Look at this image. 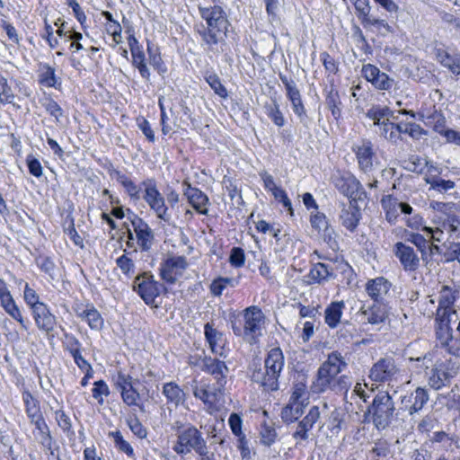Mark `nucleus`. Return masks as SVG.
<instances>
[{
    "mask_svg": "<svg viewBox=\"0 0 460 460\" xmlns=\"http://www.w3.org/2000/svg\"><path fill=\"white\" fill-rule=\"evenodd\" d=\"M335 187L341 193L348 198L362 199V196L366 197V191L357 178L350 173H338L333 176Z\"/></svg>",
    "mask_w": 460,
    "mask_h": 460,
    "instance_id": "nucleus-11",
    "label": "nucleus"
},
{
    "mask_svg": "<svg viewBox=\"0 0 460 460\" xmlns=\"http://www.w3.org/2000/svg\"><path fill=\"white\" fill-rule=\"evenodd\" d=\"M200 368L209 374L215 381L226 382L228 367L226 363L211 357H204L200 360Z\"/></svg>",
    "mask_w": 460,
    "mask_h": 460,
    "instance_id": "nucleus-23",
    "label": "nucleus"
},
{
    "mask_svg": "<svg viewBox=\"0 0 460 460\" xmlns=\"http://www.w3.org/2000/svg\"><path fill=\"white\" fill-rule=\"evenodd\" d=\"M351 385V381L349 376L345 375L339 376L330 385L328 390L334 391L336 393L344 392L348 393V390Z\"/></svg>",
    "mask_w": 460,
    "mask_h": 460,
    "instance_id": "nucleus-62",
    "label": "nucleus"
},
{
    "mask_svg": "<svg viewBox=\"0 0 460 460\" xmlns=\"http://www.w3.org/2000/svg\"><path fill=\"white\" fill-rule=\"evenodd\" d=\"M127 424L132 433L139 438H146L147 436V430L140 422L136 415L129 416L127 419Z\"/></svg>",
    "mask_w": 460,
    "mask_h": 460,
    "instance_id": "nucleus-53",
    "label": "nucleus"
},
{
    "mask_svg": "<svg viewBox=\"0 0 460 460\" xmlns=\"http://www.w3.org/2000/svg\"><path fill=\"white\" fill-rule=\"evenodd\" d=\"M30 422L35 426L37 433L34 434L39 443L46 449H50V446L53 444V438L44 417H39Z\"/></svg>",
    "mask_w": 460,
    "mask_h": 460,
    "instance_id": "nucleus-30",
    "label": "nucleus"
},
{
    "mask_svg": "<svg viewBox=\"0 0 460 460\" xmlns=\"http://www.w3.org/2000/svg\"><path fill=\"white\" fill-rule=\"evenodd\" d=\"M13 100L14 94L7 83V79L0 74V102L12 103Z\"/></svg>",
    "mask_w": 460,
    "mask_h": 460,
    "instance_id": "nucleus-52",
    "label": "nucleus"
},
{
    "mask_svg": "<svg viewBox=\"0 0 460 460\" xmlns=\"http://www.w3.org/2000/svg\"><path fill=\"white\" fill-rule=\"evenodd\" d=\"M360 219L361 212L356 201H349L348 205H341L339 220L343 227L353 233L357 229Z\"/></svg>",
    "mask_w": 460,
    "mask_h": 460,
    "instance_id": "nucleus-19",
    "label": "nucleus"
},
{
    "mask_svg": "<svg viewBox=\"0 0 460 460\" xmlns=\"http://www.w3.org/2000/svg\"><path fill=\"white\" fill-rule=\"evenodd\" d=\"M76 315L85 321L93 330L99 331L103 326V319L93 306L76 310Z\"/></svg>",
    "mask_w": 460,
    "mask_h": 460,
    "instance_id": "nucleus-33",
    "label": "nucleus"
},
{
    "mask_svg": "<svg viewBox=\"0 0 460 460\" xmlns=\"http://www.w3.org/2000/svg\"><path fill=\"white\" fill-rule=\"evenodd\" d=\"M358 314L363 324L378 325L384 323L389 316V306L386 303H373L363 305Z\"/></svg>",
    "mask_w": 460,
    "mask_h": 460,
    "instance_id": "nucleus-12",
    "label": "nucleus"
},
{
    "mask_svg": "<svg viewBox=\"0 0 460 460\" xmlns=\"http://www.w3.org/2000/svg\"><path fill=\"white\" fill-rule=\"evenodd\" d=\"M279 79L285 86L286 94L289 101L292 100V98H298L301 96L300 91L294 80L282 74H279Z\"/></svg>",
    "mask_w": 460,
    "mask_h": 460,
    "instance_id": "nucleus-54",
    "label": "nucleus"
},
{
    "mask_svg": "<svg viewBox=\"0 0 460 460\" xmlns=\"http://www.w3.org/2000/svg\"><path fill=\"white\" fill-rule=\"evenodd\" d=\"M310 223L312 227L318 233H321V231L330 226L326 216L323 213L318 211L311 214Z\"/></svg>",
    "mask_w": 460,
    "mask_h": 460,
    "instance_id": "nucleus-60",
    "label": "nucleus"
},
{
    "mask_svg": "<svg viewBox=\"0 0 460 460\" xmlns=\"http://www.w3.org/2000/svg\"><path fill=\"white\" fill-rule=\"evenodd\" d=\"M266 368V385L268 391H276L279 389V378L284 367V355L279 348L271 349L265 360Z\"/></svg>",
    "mask_w": 460,
    "mask_h": 460,
    "instance_id": "nucleus-8",
    "label": "nucleus"
},
{
    "mask_svg": "<svg viewBox=\"0 0 460 460\" xmlns=\"http://www.w3.org/2000/svg\"><path fill=\"white\" fill-rule=\"evenodd\" d=\"M39 83L46 87L58 88V85H60V82L56 76L55 68L46 63L40 65Z\"/></svg>",
    "mask_w": 460,
    "mask_h": 460,
    "instance_id": "nucleus-39",
    "label": "nucleus"
},
{
    "mask_svg": "<svg viewBox=\"0 0 460 460\" xmlns=\"http://www.w3.org/2000/svg\"><path fill=\"white\" fill-rule=\"evenodd\" d=\"M36 264L42 271L48 274L51 279H54L56 265L49 257L39 256L36 259Z\"/></svg>",
    "mask_w": 460,
    "mask_h": 460,
    "instance_id": "nucleus-61",
    "label": "nucleus"
},
{
    "mask_svg": "<svg viewBox=\"0 0 460 460\" xmlns=\"http://www.w3.org/2000/svg\"><path fill=\"white\" fill-rule=\"evenodd\" d=\"M345 308L344 301L332 302L324 310V322L332 329L341 323V318Z\"/></svg>",
    "mask_w": 460,
    "mask_h": 460,
    "instance_id": "nucleus-31",
    "label": "nucleus"
},
{
    "mask_svg": "<svg viewBox=\"0 0 460 460\" xmlns=\"http://www.w3.org/2000/svg\"><path fill=\"white\" fill-rule=\"evenodd\" d=\"M36 326L47 335L54 336L53 332L57 326V318L51 314L47 305H39L31 310Z\"/></svg>",
    "mask_w": 460,
    "mask_h": 460,
    "instance_id": "nucleus-17",
    "label": "nucleus"
},
{
    "mask_svg": "<svg viewBox=\"0 0 460 460\" xmlns=\"http://www.w3.org/2000/svg\"><path fill=\"white\" fill-rule=\"evenodd\" d=\"M402 376V370L391 357L378 359L369 371V378L372 381L388 385L399 382Z\"/></svg>",
    "mask_w": 460,
    "mask_h": 460,
    "instance_id": "nucleus-7",
    "label": "nucleus"
},
{
    "mask_svg": "<svg viewBox=\"0 0 460 460\" xmlns=\"http://www.w3.org/2000/svg\"><path fill=\"white\" fill-rule=\"evenodd\" d=\"M449 377L450 375L444 369L435 367L431 370V374L429 378V384L435 390H438L446 385V383L448 382Z\"/></svg>",
    "mask_w": 460,
    "mask_h": 460,
    "instance_id": "nucleus-44",
    "label": "nucleus"
},
{
    "mask_svg": "<svg viewBox=\"0 0 460 460\" xmlns=\"http://www.w3.org/2000/svg\"><path fill=\"white\" fill-rule=\"evenodd\" d=\"M320 418V410L318 406H313L306 416L299 421L307 430H311L314 423Z\"/></svg>",
    "mask_w": 460,
    "mask_h": 460,
    "instance_id": "nucleus-64",
    "label": "nucleus"
},
{
    "mask_svg": "<svg viewBox=\"0 0 460 460\" xmlns=\"http://www.w3.org/2000/svg\"><path fill=\"white\" fill-rule=\"evenodd\" d=\"M437 323L436 326V337L439 341L441 346L447 348L449 352V346L452 341L455 339L452 336V330L449 326V320L447 317H439L438 320L435 319Z\"/></svg>",
    "mask_w": 460,
    "mask_h": 460,
    "instance_id": "nucleus-32",
    "label": "nucleus"
},
{
    "mask_svg": "<svg viewBox=\"0 0 460 460\" xmlns=\"http://www.w3.org/2000/svg\"><path fill=\"white\" fill-rule=\"evenodd\" d=\"M325 104L330 110L333 118L338 120L341 116V101L336 89L332 87L325 98Z\"/></svg>",
    "mask_w": 460,
    "mask_h": 460,
    "instance_id": "nucleus-41",
    "label": "nucleus"
},
{
    "mask_svg": "<svg viewBox=\"0 0 460 460\" xmlns=\"http://www.w3.org/2000/svg\"><path fill=\"white\" fill-rule=\"evenodd\" d=\"M391 283L384 277L370 279L366 284V292L373 303H385V299L389 293Z\"/></svg>",
    "mask_w": 460,
    "mask_h": 460,
    "instance_id": "nucleus-22",
    "label": "nucleus"
},
{
    "mask_svg": "<svg viewBox=\"0 0 460 460\" xmlns=\"http://www.w3.org/2000/svg\"><path fill=\"white\" fill-rule=\"evenodd\" d=\"M305 406L306 403L289 401L281 411L282 420L288 424L296 421L304 413Z\"/></svg>",
    "mask_w": 460,
    "mask_h": 460,
    "instance_id": "nucleus-35",
    "label": "nucleus"
},
{
    "mask_svg": "<svg viewBox=\"0 0 460 460\" xmlns=\"http://www.w3.org/2000/svg\"><path fill=\"white\" fill-rule=\"evenodd\" d=\"M362 75L367 81L370 82L376 89L388 91L394 84V80L385 72L371 64L364 65L362 67Z\"/></svg>",
    "mask_w": 460,
    "mask_h": 460,
    "instance_id": "nucleus-15",
    "label": "nucleus"
},
{
    "mask_svg": "<svg viewBox=\"0 0 460 460\" xmlns=\"http://www.w3.org/2000/svg\"><path fill=\"white\" fill-rule=\"evenodd\" d=\"M22 401L25 406V412L30 421L43 416L40 402L35 398L29 390L22 391Z\"/></svg>",
    "mask_w": 460,
    "mask_h": 460,
    "instance_id": "nucleus-34",
    "label": "nucleus"
},
{
    "mask_svg": "<svg viewBox=\"0 0 460 460\" xmlns=\"http://www.w3.org/2000/svg\"><path fill=\"white\" fill-rule=\"evenodd\" d=\"M55 418L58 422V427L66 434H74L72 430V422L71 419L66 415V413L62 410H58L55 411Z\"/></svg>",
    "mask_w": 460,
    "mask_h": 460,
    "instance_id": "nucleus-58",
    "label": "nucleus"
},
{
    "mask_svg": "<svg viewBox=\"0 0 460 460\" xmlns=\"http://www.w3.org/2000/svg\"><path fill=\"white\" fill-rule=\"evenodd\" d=\"M429 208L438 214L435 222L441 226L452 238L460 236V215L456 213V205L453 202L431 201Z\"/></svg>",
    "mask_w": 460,
    "mask_h": 460,
    "instance_id": "nucleus-5",
    "label": "nucleus"
},
{
    "mask_svg": "<svg viewBox=\"0 0 460 460\" xmlns=\"http://www.w3.org/2000/svg\"><path fill=\"white\" fill-rule=\"evenodd\" d=\"M228 285L234 286L232 279L219 277L211 283L210 292L213 296H219Z\"/></svg>",
    "mask_w": 460,
    "mask_h": 460,
    "instance_id": "nucleus-59",
    "label": "nucleus"
},
{
    "mask_svg": "<svg viewBox=\"0 0 460 460\" xmlns=\"http://www.w3.org/2000/svg\"><path fill=\"white\" fill-rule=\"evenodd\" d=\"M204 333L212 352L221 355L222 353L219 350L223 349L221 345L223 340L222 333L214 328V324L211 323H207L205 324Z\"/></svg>",
    "mask_w": 460,
    "mask_h": 460,
    "instance_id": "nucleus-36",
    "label": "nucleus"
},
{
    "mask_svg": "<svg viewBox=\"0 0 460 460\" xmlns=\"http://www.w3.org/2000/svg\"><path fill=\"white\" fill-rule=\"evenodd\" d=\"M394 411L395 406L392 396L387 392H382L374 397L365 412V418L372 422L378 431H382L391 425Z\"/></svg>",
    "mask_w": 460,
    "mask_h": 460,
    "instance_id": "nucleus-2",
    "label": "nucleus"
},
{
    "mask_svg": "<svg viewBox=\"0 0 460 460\" xmlns=\"http://www.w3.org/2000/svg\"><path fill=\"white\" fill-rule=\"evenodd\" d=\"M186 259L182 256L171 257L161 263L159 271L163 280L174 284L187 268Z\"/></svg>",
    "mask_w": 460,
    "mask_h": 460,
    "instance_id": "nucleus-13",
    "label": "nucleus"
},
{
    "mask_svg": "<svg viewBox=\"0 0 460 460\" xmlns=\"http://www.w3.org/2000/svg\"><path fill=\"white\" fill-rule=\"evenodd\" d=\"M202 382L206 390L209 392L208 395L210 397L212 403L214 404L218 400V397L223 394L226 383L219 381L210 383V381L207 380H202Z\"/></svg>",
    "mask_w": 460,
    "mask_h": 460,
    "instance_id": "nucleus-50",
    "label": "nucleus"
},
{
    "mask_svg": "<svg viewBox=\"0 0 460 460\" xmlns=\"http://www.w3.org/2000/svg\"><path fill=\"white\" fill-rule=\"evenodd\" d=\"M134 290L141 296L145 303L151 305L155 298L164 289L163 284L155 281L149 272H144L134 280Z\"/></svg>",
    "mask_w": 460,
    "mask_h": 460,
    "instance_id": "nucleus-10",
    "label": "nucleus"
},
{
    "mask_svg": "<svg viewBox=\"0 0 460 460\" xmlns=\"http://www.w3.org/2000/svg\"><path fill=\"white\" fill-rule=\"evenodd\" d=\"M305 278L308 279L309 285H324L330 279L334 278L333 269L325 263L317 262L313 265Z\"/></svg>",
    "mask_w": 460,
    "mask_h": 460,
    "instance_id": "nucleus-25",
    "label": "nucleus"
},
{
    "mask_svg": "<svg viewBox=\"0 0 460 460\" xmlns=\"http://www.w3.org/2000/svg\"><path fill=\"white\" fill-rule=\"evenodd\" d=\"M412 399L413 405L411 406V411L417 413L424 407V405L429 400L428 390L423 387L416 388L415 391L412 392Z\"/></svg>",
    "mask_w": 460,
    "mask_h": 460,
    "instance_id": "nucleus-48",
    "label": "nucleus"
},
{
    "mask_svg": "<svg viewBox=\"0 0 460 460\" xmlns=\"http://www.w3.org/2000/svg\"><path fill=\"white\" fill-rule=\"evenodd\" d=\"M205 80L209 84L214 93L217 94L219 97L223 99H226L228 97L227 90L223 85L219 76L217 74H207L205 75Z\"/></svg>",
    "mask_w": 460,
    "mask_h": 460,
    "instance_id": "nucleus-47",
    "label": "nucleus"
},
{
    "mask_svg": "<svg viewBox=\"0 0 460 460\" xmlns=\"http://www.w3.org/2000/svg\"><path fill=\"white\" fill-rule=\"evenodd\" d=\"M261 442L267 447H270L277 438V432L273 426L263 424L260 431Z\"/></svg>",
    "mask_w": 460,
    "mask_h": 460,
    "instance_id": "nucleus-55",
    "label": "nucleus"
},
{
    "mask_svg": "<svg viewBox=\"0 0 460 460\" xmlns=\"http://www.w3.org/2000/svg\"><path fill=\"white\" fill-rule=\"evenodd\" d=\"M355 152L359 168L364 172L370 171L375 157L372 143L368 140H363L361 145L357 146Z\"/></svg>",
    "mask_w": 460,
    "mask_h": 460,
    "instance_id": "nucleus-26",
    "label": "nucleus"
},
{
    "mask_svg": "<svg viewBox=\"0 0 460 460\" xmlns=\"http://www.w3.org/2000/svg\"><path fill=\"white\" fill-rule=\"evenodd\" d=\"M138 380H134L129 375L119 373L116 386L120 392L124 403L128 406H138L137 401L140 399L139 393L136 388Z\"/></svg>",
    "mask_w": 460,
    "mask_h": 460,
    "instance_id": "nucleus-14",
    "label": "nucleus"
},
{
    "mask_svg": "<svg viewBox=\"0 0 460 460\" xmlns=\"http://www.w3.org/2000/svg\"><path fill=\"white\" fill-rule=\"evenodd\" d=\"M376 133L385 140L393 143H398V128L395 126V123L390 121H382V125L378 127V131Z\"/></svg>",
    "mask_w": 460,
    "mask_h": 460,
    "instance_id": "nucleus-42",
    "label": "nucleus"
},
{
    "mask_svg": "<svg viewBox=\"0 0 460 460\" xmlns=\"http://www.w3.org/2000/svg\"><path fill=\"white\" fill-rule=\"evenodd\" d=\"M163 394L165 396L167 403L175 407L183 404L186 400V394L174 382H168L164 385Z\"/></svg>",
    "mask_w": 460,
    "mask_h": 460,
    "instance_id": "nucleus-29",
    "label": "nucleus"
},
{
    "mask_svg": "<svg viewBox=\"0 0 460 460\" xmlns=\"http://www.w3.org/2000/svg\"><path fill=\"white\" fill-rule=\"evenodd\" d=\"M1 305L4 309V311L15 321H17L21 327L27 331L28 325L27 322L24 320L20 308L15 304L11 293L5 294L0 296Z\"/></svg>",
    "mask_w": 460,
    "mask_h": 460,
    "instance_id": "nucleus-28",
    "label": "nucleus"
},
{
    "mask_svg": "<svg viewBox=\"0 0 460 460\" xmlns=\"http://www.w3.org/2000/svg\"><path fill=\"white\" fill-rule=\"evenodd\" d=\"M207 442L202 437L201 432L194 426H189L177 434V442L172 449L178 455H187L192 450L197 454L202 453L207 447Z\"/></svg>",
    "mask_w": 460,
    "mask_h": 460,
    "instance_id": "nucleus-6",
    "label": "nucleus"
},
{
    "mask_svg": "<svg viewBox=\"0 0 460 460\" xmlns=\"http://www.w3.org/2000/svg\"><path fill=\"white\" fill-rule=\"evenodd\" d=\"M251 378L253 382L260 384L261 386L264 387L265 390H267V385L266 382V368H261L260 363L252 362L251 366Z\"/></svg>",
    "mask_w": 460,
    "mask_h": 460,
    "instance_id": "nucleus-56",
    "label": "nucleus"
},
{
    "mask_svg": "<svg viewBox=\"0 0 460 460\" xmlns=\"http://www.w3.org/2000/svg\"><path fill=\"white\" fill-rule=\"evenodd\" d=\"M131 224L136 233L137 243L143 251H148L154 241V233L151 227L141 217L135 216Z\"/></svg>",
    "mask_w": 460,
    "mask_h": 460,
    "instance_id": "nucleus-24",
    "label": "nucleus"
},
{
    "mask_svg": "<svg viewBox=\"0 0 460 460\" xmlns=\"http://www.w3.org/2000/svg\"><path fill=\"white\" fill-rule=\"evenodd\" d=\"M425 181L430 185V189L440 193L452 190L456 186L455 181L451 180H444L438 176L427 177L425 178Z\"/></svg>",
    "mask_w": 460,
    "mask_h": 460,
    "instance_id": "nucleus-46",
    "label": "nucleus"
},
{
    "mask_svg": "<svg viewBox=\"0 0 460 460\" xmlns=\"http://www.w3.org/2000/svg\"><path fill=\"white\" fill-rule=\"evenodd\" d=\"M366 116L373 120L374 125L377 128L382 125V121L385 122L390 119V118H394V111L390 110L387 106H373L370 108Z\"/></svg>",
    "mask_w": 460,
    "mask_h": 460,
    "instance_id": "nucleus-37",
    "label": "nucleus"
},
{
    "mask_svg": "<svg viewBox=\"0 0 460 460\" xmlns=\"http://www.w3.org/2000/svg\"><path fill=\"white\" fill-rule=\"evenodd\" d=\"M408 241L418 248L421 253L422 259H425L428 254L427 250L429 247V242L424 238V236L420 234L411 233L408 237Z\"/></svg>",
    "mask_w": 460,
    "mask_h": 460,
    "instance_id": "nucleus-63",
    "label": "nucleus"
},
{
    "mask_svg": "<svg viewBox=\"0 0 460 460\" xmlns=\"http://www.w3.org/2000/svg\"><path fill=\"white\" fill-rule=\"evenodd\" d=\"M192 389H193V395L197 398L201 400L205 404H208L209 406H212L213 403L210 400V397L208 395L209 392L206 390L203 382L201 381L199 384L194 380L192 382Z\"/></svg>",
    "mask_w": 460,
    "mask_h": 460,
    "instance_id": "nucleus-57",
    "label": "nucleus"
},
{
    "mask_svg": "<svg viewBox=\"0 0 460 460\" xmlns=\"http://www.w3.org/2000/svg\"><path fill=\"white\" fill-rule=\"evenodd\" d=\"M110 436L113 438L114 444L117 449L122 453H125L128 457L133 458L135 456L134 449L131 445L123 438L120 431H113L110 433Z\"/></svg>",
    "mask_w": 460,
    "mask_h": 460,
    "instance_id": "nucleus-49",
    "label": "nucleus"
},
{
    "mask_svg": "<svg viewBox=\"0 0 460 460\" xmlns=\"http://www.w3.org/2000/svg\"><path fill=\"white\" fill-rule=\"evenodd\" d=\"M199 12L206 22V25H201V28L199 29V34L203 44L212 50L215 45L225 40L230 23L226 12L218 5L199 6Z\"/></svg>",
    "mask_w": 460,
    "mask_h": 460,
    "instance_id": "nucleus-1",
    "label": "nucleus"
},
{
    "mask_svg": "<svg viewBox=\"0 0 460 460\" xmlns=\"http://www.w3.org/2000/svg\"><path fill=\"white\" fill-rule=\"evenodd\" d=\"M243 323L232 322L234 333L243 337L250 344L256 343L258 338L262 335L261 331L265 323V316L261 309L255 305L245 308L243 311Z\"/></svg>",
    "mask_w": 460,
    "mask_h": 460,
    "instance_id": "nucleus-3",
    "label": "nucleus"
},
{
    "mask_svg": "<svg viewBox=\"0 0 460 460\" xmlns=\"http://www.w3.org/2000/svg\"><path fill=\"white\" fill-rule=\"evenodd\" d=\"M131 57L132 66L138 70L143 79L149 81L151 73L146 62V55L144 50L135 52L134 54H131Z\"/></svg>",
    "mask_w": 460,
    "mask_h": 460,
    "instance_id": "nucleus-43",
    "label": "nucleus"
},
{
    "mask_svg": "<svg viewBox=\"0 0 460 460\" xmlns=\"http://www.w3.org/2000/svg\"><path fill=\"white\" fill-rule=\"evenodd\" d=\"M264 111L269 119L279 128H281L286 123V119L280 110L279 104L276 100H272L269 103H265Z\"/></svg>",
    "mask_w": 460,
    "mask_h": 460,
    "instance_id": "nucleus-40",
    "label": "nucleus"
},
{
    "mask_svg": "<svg viewBox=\"0 0 460 460\" xmlns=\"http://www.w3.org/2000/svg\"><path fill=\"white\" fill-rule=\"evenodd\" d=\"M436 58L438 62L444 67L447 68L452 74L460 75V53H449L443 49L436 50Z\"/></svg>",
    "mask_w": 460,
    "mask_h": 460,
    "instance_id": "nucleus-27",
    "label": "nucleus"
},
{
    "mask_svg": "<svg viewBox=\"0 0 460 460\" xmlns=\"http://www.w3.org/2000/svg\"><path fill=\"white\" fill-rule=\"evenodd\" d=\"M365 29L374 27L379 33L385 35L386 33H392L394 31L393 27L384 19L376 18L370 15L362 23Z\"/></svg>",
    "mask_w": 460,
    "mask_h": 460,
    "instance_id": "nucleus-45",
    "label": "nucleus"
},
{
    "mask_svg": "<svg viewBox=\"0 0 460 460\" xmlns=\"http://www.w3.org/2000/svg\"><path fill=\"white\" fill-rule=\"evenodd\" d=\"M346 367L347 362L340 352L333 351L330 353L327 359L317 370L316 379L313 385L314 392L323 393L327 391L330 385Z\"/></svg>",
    "mask_w": 460,
    "mask_h": 460,
    "instance_id": "nucleus-4",
    "label": "nucleus"
},
{
    "mask_svg": "<svg viewBox=\"0 0 460 460\" xmlns=\"http://www.w3.org/2000/svg\"><path fill=\"white\" fill-rule=\"evenodd\" d=\"M394 254L405 271L413 272L419 269L420 261L412 247L398 242L394 245Z\"/></svg>",
    "mask_w": 460,
    "mask_h": 460,
    "instance_id": "nucleus-16",
    "label": "nucleus"
},
{
    "mask_svg": "<svg viewBox=\"0 0 460 460\" xmlns=\"http://www.w3.org/2000/svg\"><path fill=\"white\" fill-rule=\"evenodd\" d=\"M459 296V290L453 288L447 285L441 287L438 295V307L437 309V320L439 317H447L451 307L454 305L457 297Z\"/></svg>",
    "mask_w": 460,
    "mask_h": 460,
    "instance_id": "nucleus-21",
    "label": "nucleus"
},
{
    "mask_svg": "<svg viewBox=\"0 0 460 460\" xmlns=\"http://www.w3.org/2000/svg\"><path fill=\"white\" fill-rule=\"evenodd\" d=\"M381 206L385 212V219L391 224H395L399 216V201L391 195L384 196L381 199Z\"/></svg>",
    "mask_w": 460,
    "mask_h": 460,
    "instance_id": "nucleus-38",
    "label": "nucleus"
},
{
    "mask_svg": "<svg viewBox=\"0 0 460 460\" xmlns=\"http://www.w3.org/2000/svg\"><path fill=\"white\" fill-rule=\"evenodd\" d=\"M418 115L419 119L423 121L426 126L432 128L437 133L441 135L446 129V118L441 111L436 109L435 105L422 107Z\"/></svg>",
    "mask_w": 460,
    "mask_h": 460,
    "instance_id": "nucleus-18",
    "label": "nucleus"
},
{
    "mask_svg": "<svg viewBox=\"0 0 460 460\" xmlns=\"http://www.w3.org/2000/svg\"><path fill=\"white\" fill-rule=\"evenodd\" d=\"M142 184L145 186V193L143 196L145 201L159 219L169 223L171 220V214L168 212L164 198L157 190L155 182L153 180H147L143 181Z\"/></svg>",
    "mask_w": 460,
    "mask_h": 460,
    "instance_id": "nucleus-9",
    "label": "nucleus"
},
{
    "mask_svg": "<svg viewBox=\"0 0 460 460\" xmlns=\"http://www.w3.org/2000/svg\"><path fill=\"white\" fill-rule=\"evenodd\" d=\"M182 186L184 187L183 194L192 208L199 214L207 215V205L208 204V196L199 189L191 187L186 181H183Z\"/></svg>",
    "mask_w": 460,
    "mask_h": 460,
    "instance_id": "nucleus-20",
    "label": "nucleus"
},
{
    "mask_svg": "<svg viewBox=\"0 0 460 460\" xmlns=\"http://www.w3.org/2000/svg\"><path fill=\"white\" fill-rule=\"evenodd\" d=\"M354 4L356 14L361 24L366 21L371 14V6L369 0H349Z\"/></svg>",
    "mask_w": 460,
    "mask_h": 460,
    "instance_id": "nucleus-51",
    "label": "nucleus"
}]
</instances>
